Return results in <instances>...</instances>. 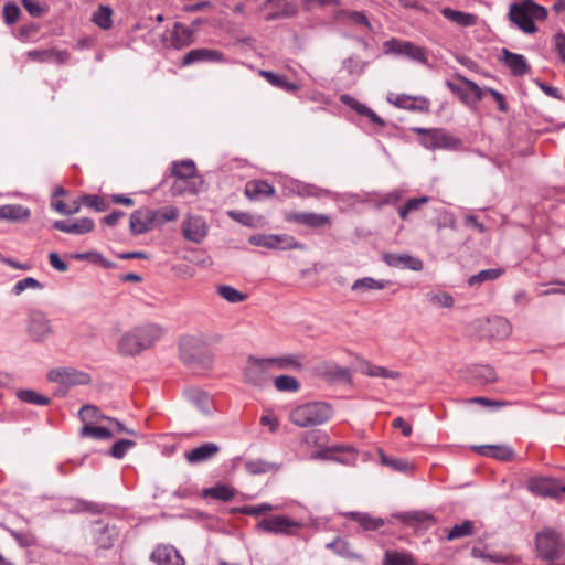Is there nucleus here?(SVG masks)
<instances>
[{
    "instance_id": "0eeeda50",
    "label": "nucleus",
    "mask_w": 565,
    "mask_h": 565,
    "mask_svg": "<svg viewBox=\"0 0 565 565\" xmlns=\"http://www.w3.org/2000/svg\"><path fill=\"white\" fill-rule=\"evenodd\" d=\"M26 334L34 343H44L54 333V328L47 315L39 309H33L28 313Z\"/></svg>"
},
{
    "instance_id": "b1692460",
    "label": "nucleus",
    "mask_w": 565,
    "mask_h": 565,
    "mask_svg": "<svg viewBox=\"0 0 565 565\" xmlns=\"http://www.w3.org/2000/svg\"><path fill=\"white\" fill-rule=\"evenodd\" d=\"M31 215L30 209L21 204H6L0 206V220L24 222Z\"/></svg>"
},
{
    "instance_id": "6e6d98bb",
    "label": "nucleus",
    "mask_w": 565,
    "mask_h": 565,
    "mask_svg": "<svg viewBox=\"0 0 565 565\" xmlns=\"http://www.w3.org/2000/svg\"><path fill=\"white\" fill-rule=\"evenodd\" d=\"M473 533V523L471 521H465L461 524H456L448 533L447 539L449 541L469 536Z\"/></svg>"
},
{
    "instance_id": "f257e3e1",
    "label": "nucleus",
    "mask_w": 565,
    "mask_h": 565,
    "mask_svg": "<svg viewBox=\"0 0 565 565\" xmlns=\"http://www.w3.org/2000/svg\"><path fill=\"white\" fill-rule=\"evenodd\" d=\"M164 334L166 329L158 323L138 326L120 337L118 352L122 355H137L151 348Z\"/></svg>"
},
{
    "instance_id": "aec40b11",
    "label": "nucleus",
    "mask_w": 565,
    "mask_h": 565,
    "mask_svg": "<svg viewBox=\"0 0 565 565\" xmlns=\"http://www.w3.org/2000/svg\"><path fill=\"white\" fill-rule=\"evenodd\" d=\"M94 221L88 217H84L75 221L74 223H67L65 221H55L53 227L68 234H86L94 230Z\"/></svg>"
},
{
    "instance_id": "052dcab7",
    "label": "nucleus",
    "mask_w": 565,
    "mask_h": 565,
    "mask_svg": "<svg viewBox=\"0 0 565 565\" xmlns=\"http://www.w3.org/2000/svg\"><path fill=\"white\" fill-rule=\"evenodd\" d=\"M81 202L85 206L95 209L98 212H104L108 209V203L103 198L94 194L83 195Z\"/></svg>"
},
{
    "instance_id": "69168bd1",
    "label": "nucleus",
    "mask_w": 565,
    "mask_h": 565,
    "mask_svg": "<svg viewBox=\"0 0 565 565\" xmlns=\"http://www.w3.org/2000/svg\"><path fill=\"white\" fill-rule=\"evenodd\" d=\"M21 11L14 2H7L3 7L2 15L8 25L14 24L20 18Z\"/></svg>"
},
{
    "instance_id": "49530a36",
    "label": "nucleus",
    "mask_w": 565,
    "mask_h": 565,
    "mask_svg": "<svg viewBox=\"0 0 565 565\" xmlns=\"http://www.w3.org/2000/svg\"><path fill=\"white\" fill-rule=\"evenodd\" d=\"M472 377L480 383H491L497 381L495 371L489 365H476L471 369Z\"/></svg>"
},
{
    "instance_id": "bb28decb",
    "label": "nucleus",
    "mask_w": 565,
    "mask_h": 565,
    "mask_svg": "<svg viewBox=\"0 0 565 565\" xmlns=\"http://www.w3.org/2000/svg\"><path fill=\"white\" fill-rule=\"evenodd\" d=\"M441 14L446 19L463 28L473 26L478 21V17L476 14L454 10L451 8H444L441 10Z\"/></svg>"
},
{
    "instance_id": "bf43d9fd",
    "label": "nucleus",
    "mask_w": 565,
    "mask_h": 565,
    "mask_svg": "<svg viewBox=\"0 0 565 565\" xmlns=\"http://www.w3.org/2000/svg\"><path fill=\"white\" fill-rule=\"evenodd\" d=\"M355 457L354 448L344 445V449L333 452V459H331V461H337L342 465H352L355 461Z\"/></svg>"
},
{
    "instance_id": "c03bdc74",
    "label": "nucleus",
    "mask_w": 565,
    "mask_h": 565,
    "mask_svg": "<svg viewBox=\"0 0 565 565\" xmlns=\"http://www.w3.org/2000/svg\"><path fill=\"white\" fill-rule=\"evenodd\" d=\"M113 434L114 431L109 428L93 426L90 424H85L81 429L82 437H89L94 439H109Z\"/></svg>"
},
{
    "instance_id": "2eb2a0df",
    "label": "nucleus",
    "mask_w": 565,
    "mask_h": 565,
    "mask_svg": "<svg viewBox=\"0 0 565 565\" xmlns=\"http://www.w3.org/2000/svg\"><path fill=\"white\" fill-rule=\"evenodd\" d=\"M150 558L156 565H184L182 556L171 545H158Z\"/></svg>"
},
{
    "instance_id": "423d86ee",
    "label": "nucleus",
    "mask_w": 565,
    "mask_h": 565,
    "mask_svg": "<svg viewBox=\"0 0 565 565\" xmlns=\"http://www.w3.org/2000/svg\"><path fill=\"white\" fill-rule=\"evenodd\" d=\"M413 131L422 136V145L427 149L454 150L461 145L460 139L441 128H413Z\"/></svg>"
},
{
    "instance_id": "393cba45",
    "label": "nucleus",
    "mask_w": 565,
    "mask_h": 565,
    "mask_svg": "<svg viewBox=\"0 0 565 565\" xmlns=\"http://www.w3.org/2000/svg\"><path fill=\"white\" fill-rule=\"evenodd\" d=\"M274 193V186L263 180L248 181L245 185V194L250 200H260Z\"/></svg>"
},
{
    "instance_id": "cd10ccee",
    "label": "nucleus",
    "mask_w": 565,
    "mask_h": 565,
    "mask_svg": "<svg viewBox=\"0 0 565 565\" xmlns=\"http://www.w3.org/2000/svg\"><path fill=\"white\" fill-rule=\"evenodd\" d=\"M388 102L394 104L395 106L409 110H419V111H428L429 103L425 98H415L407 95H399L392 100L388 98Z\"/></svg>"
},
{
    "instance_id": "473e14b6",
    "label": "nucleus",
    "mask_w": 565,
    "mask_h": 565,
    "mask_svg": "<svg viewBox=\"0 0 565 565\" xmlns=\"http://www.w3.org/2000/svg\"><path fill=\"white\" fill-rule=\"evenodd\" d=\"M258 74L273 86L286 92H296L299 88L298 85L289 83L286 75L276 74L274 72L264 70H260Z\"/></svg>"
},
{
    "instance_id": "f704fd0d",
    "label": "nucleus",
    "mask_w": 565,
    "mask_h": 565,
    "mask_svg": "<svg viewBox=\"0 0 565 565\" xmlns=\"http://www.w3.org/2000/svg\"><path fill=\"white\" fill-rule=\"evenodd\" d=\"M244 467L246 471L250 475H260L279 470V465L268 462L264 459L246 460Z\"/></svg>"
},
{
    "instance_id": "4468645a",
    "label": "nucleus",
    "mask_w": 565,
    "mask_h": 565,
    "mask_svg": "<svg viewBox=\"0 0 565 565\" xmlns=\"http://www.w3.org/2000/svg\"><path fill=\"white\" fill-rule=\"evenodd\" d=\"M285 220L305 225L309 228H321L331 226L332 224V220L329 215L312 212H288L285 214Z\"/></svg>"
},
{
    "instance_id": "4d7b16f0",
    "label": "nucleus",
    "mask_w": 565,
    "mask_h": 565,
    "mask_svg": "<svg viewBox=\"0 0 565 565\" xmlns=\"http://www.w3.org/2000/svg\"><path fill=\"white\" fill-rule=\"evenodd\" d=\"M79 417L81 419L89 424V422L98 420V419H106L108 417L104 416L98 407L94 405H85L79 409Z\"/></svg>"
},
{
    "instance_id": "a19ab883",
    "label": "nucleus",
    "mask_w": 565,
    "mask_h": 565,
    "mask_svg": "<svg viewBox=\"0 0 565 565\" xmlns=\"http://www.w3.org/2000/svg\"><path fill=\"white\" fill-rule=\"evenodd\" d=\"M351 516L365 531H374L384 525L383 519L372 518L364 513L354 512V513H351Z\"/></svg>"
},
{
    "instance_id": "f8f14e48",
    "label": "nucleus",
    "mask_w": 565,
    "mask_h": 565,
    "mask_svg": "<svg viewBox=\"0 0 565 565\" xmlns=\"http://www.w3.org/2000/svg\"><path fill=\"white\" fill-rule=\"evenodd\" d=\"M182 235L186 241L200 244L207 235L209 226L200 215H186L181 224Z\"/></svg>"
},
{
    "instance_id": "338daca9",
    "label": "nucleus",
    "mask_w": 565,
    "mask_h": 565,
    "mask_svg": "<svg viewBox=\"0 0 565 565\" xmlns=\"http://www.w3.org/2000/svg\"><path fill=\"white\" fill-rule=\"evenodd\" d=\"M406 520L407 522H409L411 524H424V525H430L435 522V519L431 514L429 513H426L424 511H415V512H412L409 514H407L406 516Z\"/></svg>"
},
{
    "instance_id": "de8ad7c7",
    "label": "nucleus",
    "mask_w": 565,
    "mask_h": 565,
    "mask_svg": "<svg viewBox=\"0 0 565 565\" xmlns=\"http://www.w3.org/2000/svg\"><path fill=\"white\" fill-rule=\"evenodd\" d=\"M503 274V269L501 268H490L479 271L477 275L471 276L468 279L469 286H476L483 281L494 280L499 278Z\"/></svg>"
},
{
    "instance_id": "20e7f679",
    "label": "nucleus",
    "mask_w": 565,
    "mask_h": 565,
    "mask_svg": "<svg viewBox=\"0 0 565 565\" xmlns=\"http://www.w3.org/2000/svg\"><path fill=\"white\" fill-rule=\"evenodd\" d=\"M332 416L331 407L321 402L306 403L295 407L290 413V420L298 427H312L322 425Z\"/></svg>"
},
{
    "instance_id": "79ce46f5",
    "label": "nucleus",
    "mask_w": 565,
    "mask_h": 565,
    "mask_svg": "<svg viewBox=\"0 0 565 565\" xmlns=\"http://www.w3.org/2000/svg\"><path fill=\"white\" fill-rule=\"evenodd\" d=\"M380 459L382 465L390 467L394 471L407 472L413 469V465L403 458H392L381 452Z\"/></svg>"
},
{
    "instance_id": "9b49d317",
    "label": "nucleus",
    "mask_w": 565,
    "mask_h": 565,
    "mask_svg": "<svg viewBox=\"0 0 565 565\" xmlns=\"http://www.w3.org/2000/svg\"><path fill=\"white\" fill-rule=\"evenodd\" d=\"M385 53H392L396 55H405L414 61L423 64L427 63V56L424 49L416 46L408 41H399L397 39H391L384 43Z\"/></svg>"
},
{
    "instance_id": "72a5a7b5",
    "label": "nucleus",
    "mask_w": 565,
    "mask_h": 565,
    "mask_svg": "<svg viewBox=\"0 0 565 565\" xmlns=\"http://www.w3.org/2000/svg\"><path fill=\"white\" fill-rule=\"evenodd\" d=\"M196 168L192 160L173 162L172 174L180 180H198L195 178Z\"/></svg>"
},
{
    "instance_id": "3c124183",
    "label": "nucleus",
    "mask_w": 565,
    "mask_h": 565,
    "mask_svg": "<svg viewBox=\"0 0 565 565\" xmlns=\"http://www.w3.org/2000/svg\"><path fill=\"white\" fill-rule=\"evenodd\" d=\"M153 221L158 224L175 221L179 216V210L174 206H168L160 210H152Z\"/></svg>"
},
{
    "instance_id": "a18cd8bd",
    "label": "nucleus",
    "mask_w": 565,
    "mask_h": 565,
    "mask_svg": "<svg viewBox=\"0 0 565 565\" xmlns=\"http://www.w3.org/2000/svg\"><path fill=\"white\" fill-rule=\"evenodd\" d=\"M17 396L20 401L24 402V403H28V404H33V405H47L50 403V398L44 396V395H41L39 394L38 392L33 391V390H20L18 393H17Z\"/></svg>"
},
{
    "instance_id": "f03ea898",
    "label": "nucleus",
    "mask_w": 565,
    "mask_h": 565,
    "mask_svg": "<svg viewBox=\"0 0 565 565\" xmlns=\"http://www.w3.org/2000/svg\"><path fill=\"white\" fill-rule=\"evenodd\" d=\"M508 15L522 32L533 34L537 31L535 21H544L547 10L533 0H522L510 6Z\"/></svg>"
},
{
    "instance_id": "ea45409f",
    "label": "nucleus",
    "mask_w": 565,
    "mask_h": 565,
    "mask_svg": "<svg viewBox=\"0 0 565 565\" xmlns=\"http://www.w3.org/2000/svg\"><path fill=\"white\" fill-rule=\"evenodd\" d=\"M386 287V282L383 280H375L371 277H364L353 282L351 289L354 291L365 292L367 290H381Z\"/></svg>"
},
{
    "instance_id": "58836bf2",
    "label": "nucleus",
    "mask_w": 565,
    "mask_h": 565,
    "mask_svg": "<svg viewBox=\"0 0 565 565\" xmlns=\"http://www.w3.org/2000/svg\"><path fill=\"white\" fill-rule=\"evenodd\" d=\"M383 565H415V561L409 553L386 551Z\"/></svg>"
},
{
    "instance_id": "a878e982",
    "label": "nucleus",
    "mask_w": 565,
    "mask_h": 565,
    "mask_svg": "<svg viewBox=\"0 0 565 565\" xmlns=\"http://www.w3.org/2000/svg\"><path fill=\"white\" fill-rule=\"evenodd\" d=\"M274 370H301L305 355L301 353L269 358Z\"/></svg>"
},
{
    "instance_id": "2f4dec72",
    "label": "nucleus",
    "mask_w": 565,
    "mask_h": 565,
    "mask_svg": "<svg viewBox=\"0 0 565 565\" xmlns=\"http://www.w3.org/2000/svg\"><path fill=\"white\" fill-rule=\"evenodd\" d=\"M320 374L327 381L348 382L351 377L349 369L332 363L324 364L320 370Z\"/></svg>"
},
{
    "instance_id": "0e129e2a",
    "label": "nucleus",
    "mask_w": 565,
    "mask_h": 565,
    "mask_svg": "<svg viewBox=\"0 0 565 565\" xmlns=\"http://www.w3.org/2000/svg\"><path fill=\"white\" fill-rule=\"evenodd\" d=\"M306 246L289 235H278L276 249H305Z\"/></svg>"
},
{
    "instance_id": "1a4fd4ad",
    "label": "nucleus",
    "mask_w": 565,
    "mask_h": 565,
    "mask_svg": "<svg viewBox=\"0 0 565 565\" xmlns=\"http://www.w3.org/2000/svg\"><path fill=\"white\" fill-rule=\"evenodd\" d=\"M47 380L65 386L86 385L90 382L88 373L71 366H61L47 373Z\"/></svg>"
},
{
    "instance_id": "5fc2aeb1",
    "label": "nucleus",
    "mask_w": 565,
    "mask_h": 565,
    "mask_svg": "<svg viewBox=\"0 0 565 565\" xmlns=\"http://www.w3.org/2000/svg\"><path fill=\"white\" fill-rule=\"evenodd\" d=\"M7 530L21 547H30L38 544L36 536L32 532H19L11 529Z\"/></svg>"
},
{
    "instance_id": "680f3d73",
    "label": "nucleus",
    "mask_w": 565,
    "mask_h": 565,
    "mask_svg": "<svg viewBox=\"0 0 565 565\" xmlns=\"http://www.w3.org/2000/svg\"><path fill=\"white\" fill-rule=\"evenodd\" d=\"M135 445L136 443L134 440L120 439L113 445L109 454L114 458L121 459L130 448L135 447Z\"/></svg>"
},
{
    "instance_id": "603ef678",
    "label": "nucleus",
    "mask_w": 565,
    "mask_h": 565,
    "mask_svg": "<svg viewBox=\"0 0 565 565\" xmlns=\"http://www.w3.org/2000/svg\"><path fill=\"white\" fill-rule=\"evenodd\" d=\"M26 289L42 290L43 285L33 277H26L15 282L11 292L15 296L21 295Z\"/></svg>"
},
{
    "instance_id": "7ed1b4c3",
    "label": "nucleus",
    "mask_w": 565,
    "mask_h": 565,
    "mask_svg": "<svg viewBox=\"0 0 565 565\" xmlns=\"http://www.w3.org/2000/svg\"><path fill=\"white\" fill-rule=\"evenodd\" d=\"M181 361L194 370H206L213 364V354L201 347V342L193 335H184L179 341Z\"/></svg>"
},
{
    "instance_id": "39448f33",
    "label": "nucleus",
    "mask_w": 565,
    "mask_h": 565,
    "mask_svg": "<svg viewBox=\"0 0 565 565\" xmlns=\"http://www.w3.org/2000/svg\"><path fill=\"white\" fill-rule=\"evenodd\" d=\"M534 542L539 557L544 561H557L565 553V541L562 534L552 527L537 532Z\"/></svg>"
},
{
    "instance_id": "6ab92c4d",
    "label": "nucleus",
    "mask_w": 565,
    "mask_h": 565,
    "mask_svg": "<svg viewBox=\"0 0 565 565\" xmlns=\"http://www.w3.org/2000/svg\"><path fill=\"white\" fill-rule=\"evenodd\" d=\"M502 61L514 76H522L530 71V65L522 54H516L508 49H502Z\"/></svg>"
},
{
    "instance_id": "a211bd4d",
    "label": "nucleus",
    "mask_w": 565,
    "mask_h": 565,
    "mask_svg": "<svg viewBox=\"0 0 565 565\" xmlns=\"http://www.w3.org/2000/svg\"><path fill=\"white\" fill-rule=\"evenodd\" d=\"M153 224L152 210H137L130 215L129 227L132 234H143L150 231Z\"/></svg>"
},
{
    "instance_id": "e2e57ef3",
    "label": "nucleus",
    "mask_w": 565,
    "mask_h": 565,
    "mask_svg": "<svg viewBox=\"0 0 565 565\" xmlns=\"http://www.w3.org/2000/svg\"><path fill=\"white\" fill-rule=\"evenodd\" d=\"M446 86L449 88L451 93L456 94L461 99L462 103L472 106V99L469 93L467 92V86L463 87L462 85L454 81H447Z\"/></svg>"
},
{
    "instance_id": "ddd939ff",
    "label": "nucleus",
    "mask_w": 565,
    "mask_h": 565,
    "mask_svg": "<svg viewBox=\"0 0 565 565\" xmlns=\"http://www.w3.org/2000/svg\"><path fill=\"white\" fill-rule=\"evenodd\" d=\"M530 492L542 498L557 499L562 494V483L552 478H532L527 482Z\"/></svg>"
},
{
    "instance_id": "412c9836",
    "label": "nucleus",
    "mask_w": 565,
    "mask_h": 565,
    "mask_svg": "<svg viewBox=\"0 0 565 565\" xmlns=\"http://www.w3.org/2000/svg\"><path fill=\"white\" fill-rule=\"evenodd\" d=\"M220 451V446L214 443H205L196 448H193L191 451L185 454V458L189 463H199L206 461L214 456H216Z\"/></svg>"
},
{
    "instance_id": "c9c22d12",
    "label": "nucleus",
    "mask_w": 565,
    "mask_h": 565,
    "mask_svg": "<svg viewBox=\"0 0 565 565\" xmlns=\"http://www.w3.org/2000/svg\"><path fill=\"white\" fill-rule=\"evenodd\" d=\"M113 10L109 6L100 4L92 15V21L103 30H109L113 26Z\"/></svg>"
},
{
    "instance_id": "dca6fc26",
    "label": "nucleus",
    "mask_w": 565,
    "mask_h": 565,
    "mask_svg": "<svg viewBox=\"0 0 565 565\" xmlns=\"http://www.w3.org/2000/svg\"><path fill=\"white\" fill-rule=\"evenodd\" d=\"M484 332L492 339L502 340L511 334L512 328L510 322L503 317L488 318L483 322Z\"/></svg>"
},
{
    "instance_id": "37998d69",
    "label": "nucleus",
    "mask_w": 565,
    "mask_h": 565,
    "mask_svg": "<svg viewBox=\"0 0 565 565\" xmlns=\"http://www.w3.org/2000/svg\"><path fill=\"white\" fill-rule=\"evenodd\" d=\"M204 497H211L216 500L230 501L234 497V490L225 484H218L212 488L204 489Z\"/></svg>"
},
{
    "instance_id": "f3484780",
    "label": "nucleus",
    "mask_w": 565,
    "mask_h": 565,
    "mask_svg": "<svg viewBox=\"0 0 565 565\" xmlns=\"http://www.w3.org/2000/svg\"><path fill=\"white\" fill-rule=\"evenodd\" d=\"M383 260L391 267L408 268L414 271L423 269V262L409 254L387 253L384 254Z\"/></svg>"
},
{
    "instance_id": "774afa93",
    "label": "nucleus",
    "mask_w": 565,
    "mask_h": 565,
    "mask_svg": "<svg viewBox=\"0 0 565 565\" xmlns=\"http://www.w3.org/2000/svg\"><path fill=\"white\" fill-rule=\"evenodd\" d=\"M456 78L462 82L463 85L467 86V88L473 94V97H471L472 105L483 98L484 90L477 83L466 78L462 75H457Z\"/></svg>"
},
{
    "instance_id": "4c0bfd02",
    "label": "nucleus",
    "mask_w": 565,
    "mask_h": 565,
    "mask_svg": "<svg viewBox=\"0 0 565 565\" xmlns=\"http://www.w3.org/2000/svg\"><path fill=\"white\" fill-rule=\"evenodd\" d=\"M217 295L230 303H239L247 299V295L241 292L230 285H218L216 287Z\"/></svg>"
},
{
    "instance_id": "5701e85b",
    "label": "nucleus",
    "mask_w": 565,
    "mask_h": 565,
    "mask_svg": "<svg viewBox=\"0 0 565 565\" xmlns=\"http://www.w3.org/2000/svg\"><path fill=\"white\" fill-rule=\"evenodd\" d=\"M193 29L180 22H175L171 34V44L175 49H182L193 43Z\"/></svg>"
},
{
    "instance_id": "c756f323",
    "label": "nucleus",
    "mask_w": 565,
    "mask_h": 565,
    "mask_svg": "<svg viewBox=\"0 0 565 565\" xmlns=\"http://www.w3.org/2000/svg\"><path fill=\"white\" fill-rule=\"evenodd\" d=\"M473 449L482 456L493 457L499 460H509L513 456L511 448L503 445L475 446Z\"/></svg>"
},
{
    "instance_id": "4be33fe9",
    "label": "nucleus",
    "mask_w": 565,
    "mask_h": 565,
    "mask_svg": "<svg viewBox=\"0 0 565 565\" xmlns=\"http://www.w3.org/2000/svg\"><path fill=\"white\" fill-rule=\"evenodd\" d=\"M222 60L223 54L220 51L210 49H195L185 54L182 64L186 66L201 61L220 62Z\"/></svg>"
},
{
    "instance_id": "09e8293b",
    "label": "nucleus",
    "mask_w": 565,
    "mask_h": 565,
    "mask_svg": "<svg viewBox=\"0 0 565 565\" xmlns=\"http://www.w3.org/2000/svg\"><path fill=\"white\" fill-rule=\"evenodd\" d=\"M428 202V196L409 199L403 206L398 209V215L402 220H406L409 213L418 211L424 204Z\"/></svg>"
},
{
    "instance_id": "c85d7f7f",
    "label": "nucleus",
    "mask_w": 565,
    "mask_h": 565,
    "mask_svg": "<svg viewBox=\"0 0 565 565\" xmlns=\"http://www.w3.org/2000/svg\"><path fill=\"white\" fill-rule=\"evenodd\" d=\"M117 536V532L115 527H109L108 525H104L99 522L96 523L94 527V537L96 544L102 548H109L115 537Z\"/></svg>"
},
{
    "instance_id": "7c9ffc66",
    "label": "nucleus",
    "mask_w": 565,
    "mask_h": 565,
    "mask_svg": "<svg viewBox=\"0 0 565 565\" xmlns=\"http://www.w3.org/2000/svg\"><path fill=\"white\" fill-rule=\"evenodd\" d=\"M361 373L371 377H382L392 380H397L401 377V373L398 371H391L384 366L372 364L369 361H363L361 363Z\"/></svg>"
},
{
    "instance_id": "6e6552de",
    "label": "nucleus",
    "mask_w": 565,
    "mask_h": 565,
    "mask_svg": "<svg viewBox=\"0 0 565 565\" xmlns=\"http://www.w3.org/2000/svg\"><path fill=\"white\" fill-rule=\"evenodd\" d=\"M274 370L270 359H257L249 356L244 369V381L257 387H264L270 380Z\"/></svg>"
},
{
    "instance_id": "8fccbe9b",
    "label": "nucleus",
    "mask_w": 565,
    "mask_h": 565,
    "mask_svg": "<svg viewBox=\"0 0 565 565\" xmlns=\"http://www.w3.org/2000/svg\"><path fill=\"white\" fill-rule=\"evenodd\" d=\"M274 385L280 392H296L299 388V382L290 375H279L275 377Z\"/></svg>"
},
{
    "instance_id": "e433bc0d",
    "label": "nucleus",
    "mask_w": 565,
    "mask_h": 565,
    "mask_svg": "<svg viewBox=\"0 0 565 565\" xmlns=\"http://www.w3.org/2000/svg\"><path fill=\"white\" fill-rule=\"evenodd\" d=\"M203 185V181L202 180H180L178 179L172 188H171V192L173 195H181V194H184V193H191V194H195L198 193L201 188Z\"/></svg>"
},
{
    "instance_id": "9d476101",
    "label": "nucleus",
    "mask_w": 565,
    "mask_h": 565,
    "mask_svg": "<svg viewBox=\"0 0 565 565\" xmlns=\"http://www.w3.org/2000/svg\"><path fill=\"white\" fill-rule=\"evenodd\" d=\"M257 527L266 533L291 535L300 527V523L285 515L264 518Z\"/></svg>"
},
{
    "instance_id": "13d9d810",
    "label": "nucleus",
    "mask_w": 565,
    "mask_h": 565,
    "mask_svg": "<svg viewBox=\"0 0 565 565\" xmlns=\"http://www.w3.org/2000/svg\"><path fill=\"white\" fill-rule=\"evenodd\" d=\"M278 235H252L248 242L254 246H263L270 249H276Z\"/></svg>"
},
{
    "instance_id": "864d4df0",
    "label": "nucleus",
    "mask_w": 565,
    "mask_h": 565,
    "mask_svg": "<svg viewBox=\"0 0 565 565\" xmlns=\"http://www.w3.org/2000/svg\"><path fill=\"white\" fill-rule=\"evenodd\" d=\"M426 298L431 305L440 308H450L454 305L452 297L444 291L428 292Z\"/></svg>"
}]
</instances>
